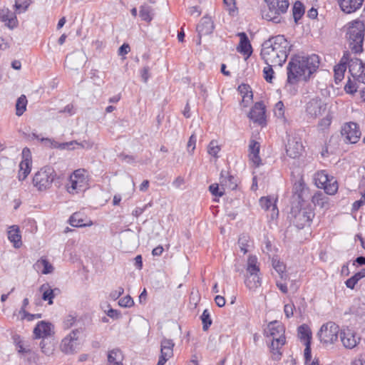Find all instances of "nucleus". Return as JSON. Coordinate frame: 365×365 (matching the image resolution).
Returning <instances> with one entry per match:
<instances>
[{
  "label": "nucleus",
  "instance_id": "f257e3e1",
  "mask_svg": "<svg viewBox=\"0 0 365 365\" xmlns=\"http://www.w3.org/2000/svg\"><path fill=\"white\" fill-rule=\"evenodd\" d=\"M319 65L317 55L309 56H294L291 58L287 67V78L284 89L291 95L297 92V84L301 81H307Z\"/></svg>",
  "mask_w": 365,
  "mask_h": 365
},
{
  "label": "nucleus",
  "instance_id": "f03ea898",
  "mask_svg": "<svg viewBox=\"0 0 365 365\" xmlns=\"http://www.w3.org/2000/svg\"><path fill=\"white\" fill-rule=\"evenodd\" d=\"M291 46L283 35H277L262 43L260 54L267 65L282 66L287 58Z\"/></svg>",
  "mask_w": 365,
  "mask_h": 365
},
{
  "label": "nucleus",
  "instance_id": "7ed1b4c3",
  "mask_svg": "<svg viewBox=\"0 0 365 365\" xmlns=\"http://www.w3.org/2000/svg\"><path fill=\"white\" fill-rule=\"evenodd\" d=\"M365 25L361 21H354L349 24L346 38L351 51L354 53H360L363 51V43L364 39Z\"/></svg>",
  "mask_w": 365,
  "mask_h": 365
},
{
  "label": "nucleus",
  "instance_id": "20e7f679",
  "mask_svg": "<svg viewBox=\"0 0 365 365\" xmlns=\"http://www.w3.org/2000/svg\"><path fill=\"white\" fill-rule=\"evenodd\" d=\"M267 4V9L262 11V16L267 21L274 23L282 21V16L287 13L289 6V0H264Z\"/></svg>",
  "mask_w": 365,
  "mask_h": 365
},
{
  "label": "nucleus",
  "instance_id": "39448f33",
  "mask_svg": "<svg viewBox=\"0 0 365 365\" xmlns=\"http://www.w3.org/2000/svg\"><path fill=\"white\" fill-rule=\"evenodd\" d=\"M54 169L50 166H45L37 171L33 178V184L39 191L49 189L56 178Z\"/></svg>",
  "mask_w": 365,
  "mask_h": 365
},
{
  "label": "nucleus",
  "instance_id": "423d86ee",
  "mask_svg": "<svg viewBox=\"0 0 365 365\" xmlns=\"http://www.w3.org/2000/svg\"><path fill=\"white\" fill-rule=\"evenodd\" d=\"M339 331V327L336 323L329 322L321 327L318 336L321 343L328 346L337 341Z\"/></svg>",
  "mask_w": 365,
  "mask_h": 365
},
{
  "label": "nucleus",
  "instance_id": "0eeeda50",
  "mask_svg": "<svg viewBox=\"0 0 365 365\" xmlns=\"http://www.w3.org/2000/svg\"><path fill=\"white\" fill-rule=\"evenodd\" d=\"M315 185L323 188L328 195H334L339 188L338 182L333 176H329L325 170L317 172L314 175Z\"/></svg>",
  "mask_w": 365,
  "mask_h": 365
},
{
  "label": "nucleus",
  "instance_id": "6e6552de",
  "mask_svg": "<svg viewBox=\"0 0 365 365\" xmlns=\"http://www.w3.org/2000/svg\"><path fill=\"white\" fill-rule=\"evenodd\" d=\"M86 170L78 169L75 170L70 177V182L67 190L68 192L74 194L86 188L87 180L85 175Z\"/></svg>",
  "mask_w": 365,
  "mask_h": 365
},
{
  "label": "nucleus",
  "instance_id": "1a4fd4ad",
  "mask_svg": "<svg viewBox=\"0 0 365 365\" xmlns=\"http://www.w3.org/2000/svg\"><path fill=\"white\" fill-rule=\"evenodd\" d=\"M78 329L71 331L66 337H64L61 343L60 349L66 354H73L77 352L79 349L78 342Z\"/></svg>",
  "mask_w": 365,
  "mask_h": 365
},
{
  "label": "nucleus",
  "instance_id": "9d476101",
  "mask_svg": "<svg viewBox=\"0 0 365 365\" xmlns=\"http://www.w3.org/2000/svg\"><path fill=\"white\" fill-rule=\"evenodd\" d=\"M292 213L294 215L293 223L299 229L310 224L314 213L311 208L304 207L299 210L292 208Z\"/></svg>",
  "mask_w": 365,
  "mask_h": 365
},
{
  "label": "nucleus",
  "instance_id": "9b49d317",
  "mask_svg": "<svg viewBox=\"0 0 365 365\" xmlns=\"http://www.w3.org/2000/svg\"><path fill=\"white\" fill-rule=\"evenodd\" d=\"M327 109V104L319 98L311 99L306 105V113L312 118L322 115Z\"/></svg>",
  "mask_w": 365,
  "mask_h": 365
},
{
  "label": "nucleus",
  "instance_id": "f8f14e48",
  "mask_svg": "<svg viewBox=\"0 0 365 365\" xmlns=\"http://www.w3.org/2000/svg\"><path fill=\"white\" fill-rule=\"evenodd\" d=\"M349 70L354 79L365 84V64L359 58L350 59Z\"/></svg>",
  "mask_w": 365,
  "mask_h": 365
},
{
  "label": "nucleus",
  "instance_id": "ddd939ff",
  "mask_svg": "<svg viewBox=\"0 0 365 365\" xmlns=\"http://www.w3.org/2000/svg\"><path fill=\"white\" fill-rule=\"evenodd\" d=\"M341 133L342 136L345 138L346 142L350 143H356L361 136L358 125L353 122L345 123Z\"/></svg>",
  "mask_w": 365,
  "mask_h": 365
},
{
  "label": "nucleus",
  "instance_id": "4468645a",
  "mask_svg": "<svg viewBox=\"0 0 365 365\" xmlns=\"http://www.w3.org/2000/svg\"><path fill=\"white\" fill-rule=\"evenodd\" d=\"M23 160L21 161L19 164V180H24L31 170V153L29 148H25L22 150Z\"/></svg>",
  "mask_w": 365,
  "mask_h": 365
},
{
  "label": "nucleus",
  "instance_id": "2eb2a0df",
  "mask_svg": "<svg viewBox=\"0 0 365 365\" xmlns=\"http://www.w3.org/2000/svg\"><path fill=\"white\" fill-rule=\"evenodd\" d=\"M339 334L341 341L346 349L354 348L360 341V338L356 337L355 332L349 328L340 330Z\"/></svg>",
  "mask_w": 365,
  "mask_h": 365
},
{
  "label": "nucleus",
  "instance_id": "dca6fc26",
  "mask_svg": "<svg viewBox=\"0 0 365 365\" xmlns=\"http://www.w3.org/2000/svg\"><path fill=\"white\" fill-rule=\"evenodd\" d=\"M248 117L256 123L262 125L265 122V106L262 102H257L251 109Z\"/></svg>",
  "mask_w": 365,
  "mask_h": 365
},
{
  "label": "nucleus",
  "instance_id": "f3484780",
  "mask_svg": "<svg viewBox=\"0 0 365 365\" xmlns=\"http://www.w3.org/2000/svg\"><path fill=\"white\" fill-rule=\"evenodd\" d=\"M277 199L274 197L267 196L262 197L259 199V204L264 210H270V217L272 220L277 217L279 211L276 205Z\"/></svg>",
  "mask_w": 365,
  "mask_h": 365
},
{
  "label": "nucleus",
  "instance_id": "a211bd4d",
  "mask_svg": "<svg viewBox=\"0 0 365 365\" xmlns=\"http://www.w3.org/2000/svg\"><path fill=\"white\" fill-rule=\"evenodd\" d=\"M53 325L49 322L41 321L37 324L34 329V336L36 339H44L50 336L53 333Z\"/></svg>",
  "mask_w": 365,
  "mask_h": 365
},
{
  "label": "nucleus",
  "instance_id": "6ab92c4d",
  "mask_svg": "<svg viewBox=\"0 0 365 365\" xmlns=\"http://www.w3.org/2000/svg\"><path fill=\"white\" fill-rule=\"evenodd\" d=\"M264 334L272 339L281 338L284 336V329L281 323L277 321L270 322L264 329Z\"/></svg>",
  "mask_w": 365,
  "mask_h": 365
},
{
  "label": "nucleus",
  "instance_id": "aec40b11",
  "mask_svg": "<svg viewBox=\"0 0 365 365\" xmlns=\"http://www.w3.org/2000/svg\"><path fill=\"white\" fill-rule=\"evenodd\" d=\"M0 20L11 29L16 27L18 25V20L15 13L7 8L0 9Z\"/></svg>",
  "mask_w": 365,
  "mask_h": 365
},
{
  "label": "nucleus",
  "instance_id": "412c9836",
  "mask_svg": "<svg viewBox=\"0 0 365 365\" xmlns=\"http://www.w3.org/2000/svg\"><path fill=\"white\" fill-rule=\"evenodd\" d=\"M175 346L172 339L163 338L160 342V356L159 358L168 361L173 356V347Z\"/></svg>",
  "mask_w": 365,
  "mask_h": 365
},
{
  "label": "nucleus",
  "instance_id": "4be33fe9",
  "mask_svg": "<svg viewBox=\"0 0 365 365\" xmlns=\"http://www.w3.org/2000/svg\"><path fill=\"white\" fill-rule=\"evenodd\" d=\"M214 30V24L209 16H204L201 19L197 26V31L200 36L210 34Z\"/></svg>",
  "mask_w": 365,
  "mask_h": 365
},
{
  "label": "nucleus",
  "instance_id": "5701e85b",
  "mask_svg": "<svg viewBox=\"0 0 365 365\" xmlns=\"http://www.w3.org/2000/svg\"><path fill=\"white\" fill-rule=\"evenodd\" d=\"M350 54L346 52L341 59L340 63L334 68V78L336 82L341 81L344 78V72L346 69V64L349 65L350 61Z\"/></svg>",
  "mask_w": 365,
  "mask_h": 365
},
{
  "label": "nucleus",
  "instance_id": "b1692460",
  "mask_svg": "<svg viewBox=\"0 0 365 365\" xmlns=\"http://www.w3.org/2000/svg\"><path fill=\"white\" fill-rule=\"evenodd\" d=\"M260 145L255 140H251L249 145V158L255 165L259 166L261 164V158L259 155Z\"/></svg>",
  "mask_w": 365,
  "mask_h": 365
},
{
  "label": "nucleus",
  "instance_id": "393cba45",
  "mask_svg": "<svg viewBox=\"0 0 365 365\" xmlns=\"http://www.w3.org/2000/svg\"><path fill=\"white\" fill-rule=\"evenodd\" d=\"M237 36L240 37V44L237 46V51L250 56L252 53V46L247 34L244 32L239 33Z\"/></svg>",
  "mask_w": 365,
  "mask_h": 365
},
{
  "label": "nucleus",
  "instance_id": "a878e982",
  "mask_svg": "<svg viewBox=\"0 0 365 365\" xmlns=\"http://www.w3.org/2000/svg\"><path fill=\"white\" fill-rule=\"evenodd\" d=\"M364 0H340L339 6L341 10L346 13L351 14L359 9Z\"/></svg>",
  "mask_w": 365,
  "mask_h": 365
},
{
  "label": "nucleus",
  "instance_id": "bb28decb",
  "mask_svg": "<svg viewBox=\"0 0 365 365\" xmlns=\"http://www.w3.org/2000/svg\"><path fill=\"white\" fill-rule=\"evenodd\" d=\"M220 187L222 189H229L233 190L236 189L237 184L235 178L229 175L228 173L222 171L220 174Z\"/></svg>",
  "mask_w": 365,
  "mask_h": 365
},
{
  "label": "nucleus",
  "instance_id": "cd10ccee",
  "mask_svg": "<svg viewBox=\"0 0 365 365\" xmlns=\"http://www.w3.org/2000/svg\"><path fill=\"white\" fill-rule=\"evenodd\" d=\"M302 151V145L301 143L294 140L288 141L286 148V153L288 156L292 158H297L299 157Z\"/></svg>",
  "mask_w": 365,
  "mask_h": 365
},
{
  "label": "nucleus",
  "instance_id": "c85d7f7f",
  "mask_svg": "<svg viewBox=\"0 0 365 365\" xmlns=\"http://www.w3.org/2000/svg\"><path fill=\"white\" fill-rule=\"evenodd\" d=\"M124 356L122 351L115 348L108 352V364L109 365H123Z\"/></svg>",
  "mask_w": 365,
  "mask_h": 365
},
{
  "label": "nucleus",
  "instance_id": "c756f323",
  "mask_svg": "<svg viewBox=\"0 0 365 365\" xmlns=\"http://www.w3.org/2000/svg\"><path fill=\"white\" fill-rule=\"evenodd\" d=\"M42 294V299L44 301H48L49 304H53V299L57 293H59L58 289H51L48 284H43L40 287Z\"/></svg>",
  "mask_w": 365,
  "mask_h": 365
},
{
  "label": "nucleus",
  "instance_id": "7c9ffc66",
  "mask_svg": "<svg viewBox=\"0 0 365 365\" xmlns=\"http://www.w3.org/2000/svg\"><path fill=\"white\" fill-rule=\"evenodd\" d=\"M284 344L285 336H281V338L272 339L270 350L272 353L273 359L274 360H279L280 359L281 353L279 352V349Z\"/></svg>",
  "mask_w": 365,
  "mask_h": 365
},
{
  "label": "nucleus",
  "instance_id": "2f4dec72",
  "mask_svg": "<svg viewBox=\"0 0 365 365\" xmlns=\"http://www.w3.org/2000/svg\"><path fill=\"white\" fill-rule=\"evenodd\" d=\"M8 238L11 242L14 243L16 248H19L21 245V236L19 234V228L16 225H12L8 231Z\"/></svg>",
  "mask_w": 365,
  "mask_h": 365
},
{
  "label": "nucleus",
  "instance_id": "473e14b6",
  "mask_svg": "<svg viewBox=\"0 0 365 365\" xmlns=\"http://www.w3.org/2000/svg\"><path fill=\"white\" fill-rule=\"evenodd\" d=\"M259 272H247V276L245 283L247 287L250 290H255L261 285V280L258 274Z\"/></svg>",
  "mask_w": 365,
  "mask_h": 365
},
{
  "label": "nucleus",
  "instance_id": "72a5a7b5",
  "mask_svg": "<svg viewBox=\"0 0 365 365\" xmlns=\"http://www.w3.org/2000/svg\"><path fill=\"white\" fill-rule=\"evenodd\" d=\"M312 201L315 206H318L320 208H329V197L322 192H317V193H315L312 196Z\"/></svg>",
  "mask_w": 365,
  "mask_h": 365
},
{
  "label": "nucleus",
  "instance_id": "f704fd0d",
  "mask_svg": "<svg viewBox=\"0 0 365 365\" xmlns=\"http://www.w3.org/2000/svg\"><path fill=\"white\" fill-rule=\"evenodd\" d=\"M36 271H41L43 274H48L53 271L52 264L45 258H41L34 265Z\"/></svg>",
  "mask_w": 365,
  "mask_h": 365
},
{
  "label": "nucleus",
  "instance_id": "c9c22d12",
  "mask_svg": "<svg viewBox=\"0 0 365 365\" xmlns=\"http://www.w3.org/2000/svg\"><path fill=\"white\" fill-rule=\"evenodd\" d=\"M69 223L71 226L76 227L90 226L92 225L91 221L86 222L83 215L80 212L73 213L69 218Z\"/></svg>",
  "mask_w": 365,
  "mask_h": 365
},
{
  "label": "nucleus",
  "instance_id": "e433bc0d",
  "mask_svg": "<svg viewBox=\"0 0 365 365\" xmlns=\"http://www.w3.org/2000/svg\"><path fill=\"white\" fill-rule=\"evenodd\" d=\"M140 16L143 21L150 22L153 18V9L147 4L142 5L140 7Z\"/></svg>",
  "mask_w": 365,
  "mask_h": 365
},
{
  "label": "nucleus",
  "instance_id": "4c0bfd02",
  "mask_svg": "<svg viewBox=\"0 0 365 365\" xmlns=\"http://www.w3.org/2000/svg\"><path fill=\"white\" fill-rule=\"evenodd\" d=\"M298 336L299 339L304 341H311L312 331L307 324H302L298 327Z\"/></svg>",
  "mask_w": 365,
  "mask_h": 365
},
{
  "label": "nucleus",
  "instance_id": "58836bf2",
  "mask_svg": "<svg viewBox=\"0 0 365 365\" xmlns=\"http://www.w3.org/2000/svg\"><path fill=\"white\" fill-rule=\"evenodd\" d=\"M238 245L243 254H246L250 250V248L252 247V244L250 241V237L243 235H241L238 240Z\"/></svg>",
  "mask_w": 365,
  "mask_h": 365
},
{
  "label": "nucleus",
  "instance_id": "ea45409f",
  "mask_svg": "<svg viewBox=\"0 0 365 365\" xmlns=\"http://www.w3.org/2000/svg\"><path fill=\"white\" fill-rule=\"evenodd\" d=\"M272 264L274 270L279 274L281 279H285L284 274L286 269L285 264L280 262L277 257H273Z\"/></svg>",
  "mask_w": 365,
  "mask_h": 365
},
{
  "label": "nucleus",
  "instance_id": "a19ab883",
  "mask_svg": "<svg viewBox=\"0 0 365 365\" xmlns=\"http://www.w3.org/2000/svg\"><path fill=\"white\" fill-rule=\"evenodd\" d=\"M293 17L295 22L299 20L304 14V5L299 1H297L293 6Z\"/></svg>",
  "mask_w": 365,
  "mask_h": 365
},
{
  "label": "nucleus",
  "instance_id": "79ce46f5",
  "mask_svg": "<svg viewBox=\"0 0 365 365\" xmlns=\"http://www.w3.org/2000/svg\"><path fill=\"white\" fill-rule=\"evenodd\" d=\"M27 104V100L24 95H21L16 101V115L18 116L21 115L26 110Z\"/></svg>",
  "mask_w": 365,
  "mask_h": 365
},
{
  "label": "nucleus",
  "instance_id": "37998d69",
  "mask_svg": "<svg viewBox=\"0 0 365 365\" xmlns=\"http://www.w3.org/2000/svg\"><path fill=\"white\" fill-rule=\"evenodd\" d=\"M257 263V258L255 256H250L247 260V272H259V268Z\"/></svg>",
  "mask_w": 365,
  "mask_h": 365
},
{
  "label": "nucleus",
  "instance_id": "c03bdc74",
  "mask_svg": "<svg viewBox=\"0 0 365 365\" xmlns=\"http://www.w3.org/2000/svg\"><path fill=\"white\" fill-rule=\"evenodd\" d=\"M40 346H41V351L44 354L47 355V356H51L53 354V351H54V346L51 341H46L45 340H43L40 343Z\"/></svg>",
  "mask_w": 365,
  "mask_h": 365
},
{
  "label": "nucleus",
  "instance_id": "a18cd8bd",
  "mask_svg": "<svg viewBox=\"0 0 365 365\" xmlns=\"http://www.w3.org/2000/svg\"><path fill=\"white\" fill-rule=\"evenodd\" d=\"M201 319L203 325V330H207L212 322L210 314L207 309H205L203 311L202 314L201 315Z\"/></svg>",
  "mask_w": 365,
  "mask_h": 365
},
{
  "label": "nucleus",
  "instance_id": "49530a36",
  "mask_svg": "<svg viewBox=\"0 0 365 365\" xmlns=\"http://www.w3.org/2000/svg\"><path fill=\"white\" fill-rule=\"evenodd\" d=\"M332 120V115L329 112L327 115L322 118L318 123V126L322 129L324 130L329 128V126L331 125Z\"/></svg>",
  "mask_w": 365,
  "mask_h": 365
},
{
  "label": "nucleus",
  "instance_id": "de8ad7c7",
  "mask_svg": "<svg viewBox=\"0 0 365 365\" xmlns=\"http://www.w3.org/2000/svg\"><path fill=\"white\" fill-rule=\"evenodd\" d=\"M19 314H21L22 315V317H21L22 319H26L29 322L33 321L35 319L41 318V314H30V313L27 312L26 310H24V309H20Z\"/></svg>",
  "mask_w": 365,
  "mask_h": 365
},
{
  "label": "nucleus",
  "instance_id": "09e8293b",
  "mask_svg": "<svg viewBox=\"0 0 365 365\" xmlns=\"http://www.w3.org/2000/svg\"><path fill=\"white\" fill-rule=\"evenodd\" d=\"M209 190L210 192L217 197H222L225 194V189H222V187H220L218 184H212L209 187Z\"/></svg>",
  "mask_w": 365,
  "mask_h": 365
},
{
  "label": "nucleus",
  "instance_id": "8fccbe9b",
  "mask_svg": "<svg viewBox=\"0 0 365 365\" xmlns=\"http://www.w3.org/2000/svg\"><path fill=\"white\" fill-rule=\"evenodd\" d=\"M275 116L278 118H283L284 115V106L282 101H279L275 104L274 108Z\"/></svg>",
  "mask_w": 365,
  "mask_h": 365
},
{
  "label": "nucleus",
  "instance_id": "3c124183",
  "mask_svg": "<svg viewBox=\"0 0 365 365\" xmlns=\"http://www.w3.org/2000/svg\"><path fill=\"white\" fill-rule=\"evenodd\" d=\"M272 66H273L267 65L263 69L264 78L269 83H271L274 78V72L272 69Z\"/></svg>",
  "mask_w": 365,
  "mask_h": 365
},
{
  "label": "nucleus",
  "instance_id": "603ef678",
  "mask_svg": "<svg viewBox=\"0 0 365 365\" xmlns=\"http://www.w3.org/2000/svg\"><path fill=\"white\" fill-rule=\"evenodd\" d=\"M220 150V148L218 145L217 142L212 140L208 145V153L216 157Z\"/></svg>",
  "mask_w": 365,
  "mask_h": 365
},
{
  "label": "nucleus",
  "instance_id": "864d4df0",
  "mask_svg": "<svg viewBox=\"0 0 365 365\" xmlns=\"http://www.w3.org/2000/svg\"><path fill=\"white\" fill-rule=\"evenodd\" d=\"M73 144H76L79 146H81V148H87V149H89V148H91L93 147V143H91V141H88V140H83L81 143H78V141H76V140H73V141H71L69 143H66L65 144H63L64 147H68L69 145H73Z\"/></svg>",
  "mask_w": 365,
  "mask_h": 365
},
{
  "label": "nucleus",
  "instance_id": "5fc2aeb1",
  "mask_svg": "<svg viewBox=\"0 0 365 365\" xmlns=\"http://www.w3.org/2000/svg\"><path fill=\"white\" fill-rule=\"evenodd\" d=\"M118 304L122 307H131L134 304V301L130 296L127 295L119 300Z\"/></svg>",
  "mask_w": 365,
  "mask_h": 365
},
{
  "label": "nucleus",
  "instance_id": "6e6d98bb",
  "mask_svg": "<svg viewBox=\"0 0 365 365\" xmlns=\"http://www.w3.org/2000/svg\"><path fill=\"white\" fill-rule=\"evenodd\" d=\"M295 306L293 303L287 304L284 307V312L287 318H290L294 314Z\"/></svg>",
  "mask_w": 365,
  "mask_h": 365
},
{
  "label": "nucleus",
  "instance_id": "4d7b16f0",
  "mask_svg": "<svg viewBox=\"0 0 365 365\" xmlns=\"http://www.w3.org/2000/svg\"><path fill=\"white\" fill-rule=\"evenodd\" d=\"M196 137L192 134L187 142V148L189 153H192L195 148Z\"/></svg>",
  "mask_w": 365,
  "mask_h": 365
},
{
  "label": "nucleus",
  "instance_id": "13d9d810",
  "mask_svg": "<svg viewBox=\"0 0 365 365\" xmlns=\"http://www.w3.org/2000/svg\"><path fill=\"white\" fill-rule=\"evenodd\" d=\"M124 292V289L121 287H119L117 289L113 290L110 294V297L113 300L118 299Z\"/></svg>",
  "mask_w": 365,
  "mask_h": 365
},
{
  "label": "nucleus",
  "instance_id": "bf43d9fd",
  "mask_svg": "<svg viewBox=\"0 0 365 365\" xmlns=\"http://www.w3.org/2000/svg\"><path fill=\"white\" fill-rule=\"evenodd\" d=\"M76 322V317L72 315H68L63 322V326L65 329H69Z\"/></svg>",
  "mask_w": 365,
  "mask_h": 365
},
{
  "label": "nucleus",
  "instance_id": "052dcab7",
  "mask_svg": "<svg viewBox=\"0 0 365 365\" xmlns=\"http://www.w3.org/2000/svg\"><path fill=\"white\" fill-rule=\"evenodd\" d=\"M305 349H304V359L306 363L311 360L312 356H311V341H307L304 344Z\"/></svg>",
  "mask_w": 365,
  "mask_h": 365
},
{
  "label": "nucleus",
  "instance_id": "680f3d73",
  "mask_svg": "<svg viewBox=\"0 0 365 365\" xmlns=\"http://www.w3.org/2000/svg\"><path fill=\"white\" fill-rule=\"evenodd\" d=\"M357 282L358 281L352 276L345 282V284L348 288L353 289Z\"/></svg>",
  "mask_w": 365,
  "mask_h": 365
},
{
  "label": "nucleus",
  "instance_id": "e2e57ef3",
  "mask_svg": "<svg viewBox=\"0 0 365 365\" xmlns=\"http://www.w3.org/2000/svg\"><path fill=\"white\" fill-rule=\"evenodd\" d=\"M149 67L145 66L141 71V78L143 81L146 83L149 78Z\"/></svg>",
  "mask_w": 365,
  "mask_h": 365
},
{
  "label": "nucleus",
  "instance_id": "0e129e2a",
  "mask_svg": "<svg viewBox=\"0 0 365 365\" xmlns=\"http://www.w3.org/2000/svg\"><path fill=\"white\" fill-rule=\"evenodd\" d=\"M215 302L216 304L220 307H222L225 304V299L220 295H217L215 297Z\"/></svg>",
  "mask_w": 365,
  "mask_h": 365
},
{
  "label": "nucleus",
  "instance_id": "69168bd1",
  "mask_svg": "<svg viewBox=\"0 0 365 365\" xmlns=\"http://www.w3.org/2000/svg\"><path fill=\"white\" fill-rule=\"evenodd\" d=\"M130 51V46L128 44L124 43L123 44L118 50L119 55L127 54Z\"/></svg>",
  "mask_w": 365,
  "mask_h": 365
},
{
  "label": "nucleus",
  "instance_id": "338daca9",
  "mask_svg": "<svg viewBox=\"0 0 365 365\" xmlns=\"http://www.w3.org/2000/svg\"><path fill=\"white\" fill-rule=\"evenodd\" d=\"M276 285L279 288V289L284 294H287L288 292V288L286 284L282 283L279 281L276 282Z\"/></svg>",
  "mask_w": 365,
  "mask_h": 365
},
{
  "label": "nucleus",
  "instance_id": "774afa93",
  "mask_svg": "<svg viewBox=\"0 0 365 365\" xmlns=\"http://www.w3.org/2000/svg\"><path fill=\"white\" fill-rule=\"evenodd\" d=\"M185 182L184 179L182 177H178L173 182V185L176 188H179Z\"/></svg>",
  "mask_w": 365,
  "mask_h": 365
}]
</instances>
